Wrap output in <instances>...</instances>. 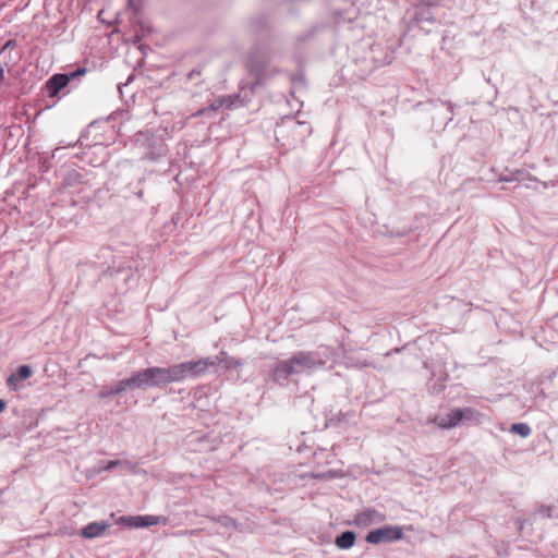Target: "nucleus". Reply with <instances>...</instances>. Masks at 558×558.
Wrapping results in <instances>:
<instances>
[{
	"instance_id": "obj_1",
	"label": "nucleus",
	"mask_w": 558,
	"mask_h": 558,
	"mask_svg": "<svg viewBox=\"0 0 558 558\" xmlns=\"http://www.w3.org/2000/svg\"><path fill=\"white\" fill-rule=\"evenodd\" d=\"M323 365L324 362L317 357L316 353L301 351L293 354L288 360L279 361L270 376L275 381L281 383L287 380L290 376L311 374Z\"/></svg>"
},
{
	"instance_id": "obj_2",
	"label": "nucleus",
	"mask_w": 558,
	"mask_h": 558,
	"mask_svg": "<svg viewBox=\"0 0 558 558\" xmlns=\"http://www.w3.org/2000/svg\"><path fill=\"white\" fill-rule=\"evenodd\" d=\"M136 379V389H147L148 387H159L161 385L174 383L169 367H149L134 373Z\"/></svg>"
},
{
	"instance_id": "obj_3",
	"label": "nucleus",
	"mask_w": 558,
	"mask_h": 558,
	"mask_svg": "<svg viewBox=\"0 0 558 558\" xmlns=\"http://www.w3.org/2000/svg\"><path fill=\"white\" fill-rule=\"evenodd\" d=\"M205 362L202 359L192 360L170 366L172 380L182 381L187 377H197L205 374L204 371Z\"/></svg>"
},
{
	"instance_id": "obj_4",
	"label": "nucleus",
	"mask_w": 558,
	"mask_h": 558,
	"mask_svg": "<svg viewBox=\"0 0 558 558\" xmlns=\"http://www.w3.org/2000/svg\"><path fill=\"white\" fill-rule=\"evenodd\" d=\"M403 537V529L398 525H385L371 531L366 535V542L369 544H380L383 542H396Z\"/></svg>"
},
{
	"instance_id": "obj_5",
	"label": "nucleus",
	"mask_w": 558,
	"mask_h": 558,
	"mask_svg": "<svg viewBox=\"0 0 558 558\" xmlns=\"http://www.w3.org/2000/svg\"><path fill=\"white\" fill-rule=\"evenodd\" d=\"M386 519L385 514L375 509H364L359 512L354 518V523L359 527H367L374 524H379Z\"/></svg>"
},
{
	"instance_id": "obj_6",
	"label": "nucleus",
	"mask_w": 558,
	"mask_h": 558,
	"mask_svg": "<svg viewBox=\"0 0 558 558\" xmlns=\"http://www.w3.org/2000/svg\"><path fill=\"white\" fill-rule=\"evenodd\" d=\"M167 519L160 515H129V527H148L160 523H166Z\"/></svg>"
},
{
	"instance_id": "obj_7",
	"label": "nucleus",
	"mask_w": 558,
	"mask_h": 558,
	"mask_svg": "<svg viewBox=\"0 0 558 558\" xmlns=\"http://www.w3.org/2000/svg\"><path fill=\"white\" fill-rule=\"evenodd\" d=\"M430 423L435 424L441 429H451L460 425L459 414L457 409L451 410L449 413L435 415Z\"/></svg>"
},
{
	"instance_id": "obj_8",
	"label": "nucleus",
	"mask_w": 558,
	"mask_h": 558,
	"mask_svg": "<svg viewBox=\"0 0 558 558\" xmlns=\"http://www.w3.org/2000/svg\"><path fill=\"white\" fill-rule=\"evenodd\" d=\"M70 82L68 74H54L46 83V89L50 97H54Z\"/></svg>"
},
{
	"instance_id": "obj_9",
	"label": "nucleus",
	"mask_w": 558,
	"mask_h": 558,
	"mask_svg": "<svg viewBox=\"0 0 558 558\" xmlns=\"http://www.w3.org/2000/svg\"><path fill=\"white\" fill-rule=\"evenodd\" d=\"M239 101L238 96H220L217 99H215L210 106L208 107V110L217 111L221 108H232L236 105ZM207 111V109L198 110L195 116H202Z\"/></svg>"
},
{
	"instance_id": "obj_10",
	"label": "nucleus",
	"mask_w": 558,
	"mask_h": 558,
	"mask_svg": "<svg viewBox=\"0 0 558 558\" xmlns=\"http://www.w3.org/2000/svg\"><path fill=\"white\" fill-rule=\"evenodd\" d=\"M110 527V524L101 521V522H92L88 523L83 530L82 535L86 538H95L104 534V532Z\"/></svg>"
},
{
	"instance_id": "obj_11",
	"label": "nucleus",
	"mask_w": 558,
	"mask_h": 558,
	"mask_svg": "<svg viewBox=\"0 0 558 558\" xmlns=\"http://www.w3.org/2000/svg\"><path fill=\"white\" fill-rule=\"evenodd\" d=\"M457 414L461 424L470 422H480L482 414L472 408H457Z\"/></svg>"
},
{
	"instance_id": "obj_12",
	"label": "nucleus",
	"mask_w": 558,
	"mask_h": 558,
	"mask_svg": "<svg viewBox=\"0 0 558 558\" xmlns=\"http://www.w3.org/2000/svg\"><path fill=\"white\" fill-rule=\"evenodd\" d=\"M354 543H355V534L352 531L343 532L335 541V544L340 549H349L354 545Z\"/></svg>"
},
{
	"instance_id": "obj_13",
	"label": "nucleus",
	"mask_w": 558,
	"mask_h": 558,
	"mask_svg": "<svg viewBox=\"0 0 558 558\" xmlns=\"http://www.w3.org/2000/svg\"><path fill=\"white\" fill-rule=\"evenodd\" d=\"M114 392L122 393L128 389H136V379L134 374L125 379L119 380L114 386Z\"/></svg>"
},
{
	"instance_id": "obj_14",
	"label": "nucleus",
	"mask_w": 558,
	"mask_h": 558,
	"mask_svg": "<svg viewBox=\"0 0 558 558\" xmlns=\"http://www.w3.org/2000/svg\"><path fill=\"white\" fill-rule=\"evenodd\" d=\"M33 374V371L32 368L28 366V365H22L17 368V372L15 375H12L10 378H9V381H12V380H25L27 378H29Z\"/></svg>"
},
{
	"instance_id": "obj_15",
	"label": "nucleus",
	"mask_w": 558,
	"mask_h": 558,
	"mask_svg": "<svg viewBox=\"0 0 558 558\" xmlns=\"http://www.w3.org/2000/svg\"><path fill=\"white\" fill-rule=\"evenodd\" d=\"M221 364L225 368H232L235 369L242 365V362L239 359L229 356L226 352H221Z\"/></svg>"
},
{
	"instance_id": "obj_16",
	"label": "nucleus",
	"mask_w": 558,
	"mask_h": 558,
	"mask_svg": "<svg viewBox=\"0 0 558 558\" xmlns=\"http://www.w3.org/2000/svg\"><path fill=\"white\" fill-rule=\"evenodd\" d=\"M510 430L521 437H527L531 434V427L526 423L512 424Z\"/></svg>"
},
{
	"instance_id": "obj_17",
	"label": "nucleus",
	"mask_w": 558,
	"mask_h": 558,
	"mask_svg": "<svg viewBox=\"0 0 558 558\" xmlns=\"http://www.w3.org/2000/svg\"><path fill=\"white\" fill-rule=\"evenodd\" d=\"M202 361L205 362L204 371L206 373L209 367L221 364V353L217 356L203 357Z\"/></svg>"
},
{
	"instance_id": "obj_18",
	"label": "nucleus",
	"mask_w": 558,
	"mask_h": 558,
	"mask_svg": "<svg viewBox=\"0 0 558 558\" xmlns=\"http://www.w3.org/2000/svg\"><path fill=\"white\" fill-rule=\"evenodd\" d=\"M536 512L542 517L551 518L553 507L541 505L536 508Z\"/></svg>"
},
{
	"instance_id": "obj_19",
	"label": "nucleus",
	"mask_w": 558,
	"mask_h": 558,
	"mask_svg": "<svg viewBox=\"0 0 558 558\" xmlns=\"http://www.w3.org/2000/svg\"><path fill=\"white\" fill-rule=\"evenodd\" d=\"M118 395L117 392H114V387L111 386V387H105L102 388V390L99 392V396L101 398H110V397H113Z\"/></svg>"
},
{
	"instance_id": "obj_20",
	"label": "nucleus",
	"mask_w": 558,
	"mask_h": 558,
	"mask_svg": "<svg viewBox=\"0 0 558 558\" xmlns=\"http://www.w3.org/2000/svg\"><path fill=\"white\" fill-rule=\"evenodd\" d=\"M221 524L225 525L226 527H234L235 526L234 521L229 517L222 518Z\"/></svg>"
},
{
	"instance_id": "obj_21",
	"label": "nucleus",
	"mask_w": 558,
	"mask_h": 558,
	"mask_svg": "<svg viewBox=\"0 0 558 558\" xmlns=\"http://www.w3.org/2000/svg\"><path fill=\"white\" fill-rule=\"evenodd\" d=\"M116 524H122L129 526V515L119 517L116 520Z\"/></svg>"
},
{
	"instance_id": "obj_22",
	"label": "nucleus",
	"mask_w": 558,
	"mask_h": 558,
	"mask_svg": "<svg viewBox=\"0 0 558 558\" xmlns=\"http://www.w3.org/2000/svg\"><path fill=\"white\" fill-rule=\"evenodd\" d=\"M120 462L117 461V460H113V461H110L107 466H106V470H111L113 468H116Z\"/></svg>"
},
{
	"instance_id": "obj_23",
	"label": "nucleus",
	"mask_w": 558,
	"mask_h": 558,
	"mask_svg": "<svg viewBox=\"0 0 558 558\" xmlns=\"http://www.w3.org/2000/svg\"><path fill=\"white\" fill-rule=\"evenodd\" d=\"M7 403L4 400L0 399V413L5 409Z\"/></svg>"
},
{
	"instance_id": "obj_24",
	"label": "nucleus",
	"mask_w": 558,
	"mask_h": 558,
	"mask_svg": "<svg viewBox=\"0 0 558 558\" xmlns=\"http://www.w3.org/2000/svg\"><path fill=\"white\" fill-rule=\"evenodd\" d=\"M84 72H85V70H84V69H82V70H78L77 72L72 73L71 75H69V76H70V80H71L72 77L76 76L77 74H82V73H84Z\"/></svg>"
},
{
	"instance_id": "obj_25",
	"label": "nucleus",
	"mask_w": 558,
	"mask_h": 558,
	"mask_svg": "<svg viewBox=\"0 0 558 558\" xmlns=\"http://www.w3.org/2000/svg\"><path fill=\"white\" fill-rule=\"evenodd\" d=\"M15 43L13 40H9L5 46H4V49L5 48H9V47H14Z\"/></svg>"
}]
</instances>
